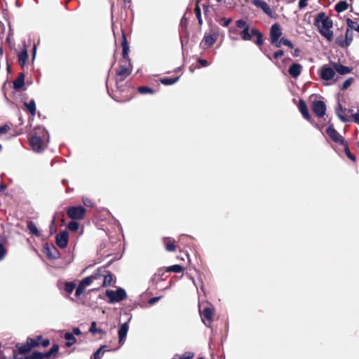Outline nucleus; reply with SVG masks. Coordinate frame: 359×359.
Returning a JSON list of instances; mask_svg holds the SVG:
<instances>
[{"instance_id": "19", "label": "nucleus", "mask_w": 359, "mask_h": 359, "mask_svg": "<svg viewBox=\"0 0 359 359\" xmlns=\"http://www.w3.org/2000/svg\"><path fill=\"white\" fill-rule=\"evenodd\" d=\"M121 46L122 47V57H126L129 56L130 47L127 40L126 34L125 31L121 29Z\"/></svg>"}, {"instance_id": "20", "label": "nucleus", "mask_w": 359, "mask_h": 359, "mask_svg": "<svg viewBox=\"0 0 359 359\" xmlns=\"http://www.w3.org/2000/svg\"><path fill=\"white\" fill-rule=\"evenodd\" d=\"M121 46L122 47V57H126L129 56L130 47L127 40L126 34L125 31L121 29Z\"/></svg>"}, {"instance_id": "10", "label": "nucleus", "mask_w": 359, "mask_h": 359, "mask_svg": "<svg viewBox=\"0 0 359 359\" xmlns=\"http://www.w3.org/2000/svg\"><path fill=\"white\" fill-rule=\"evenodd\" d=\"M311 108L313 114L319 117L322 118L325 114L326 111V105L323 101L321 100H314L312 101L311 104Z\"/></svg>"}, {"instance_id": "25", "label": "nucleus", "mask_w": 359, "mask_h": 359, "mask_svg": "<svg viewBox=\"0 0 359 359\" xmlns=\"http://www.w3.org/2000/svg\"><path fill=\"white\" fill-rule=\"evenodd\" d=\"M59 352V346L57 344H53V346L51 347V348L43 353H42V359L46 358V359H55L56 355H57Z\"/></svg>"}, {"instance_id": "53", "label": "nucleus", "mask_w": 359, "mask_h": 359, "mask_svg": "<svg viewBox=\"0 0 359 359\" xmlns=\"http://www.w3.org/2000/svg\"><path fill=\"white\" fill-rule=\"evenodd\" d=\"M284 55V51L283 50H278V51L275 52L273 55V57L274 59H278L280 57H282Z\"/></svg>"}, {"instance_id": "23", "label": "nucleus", "mask_w": 359, "mask_h": 359, "mask_svg": "<svg viewBox=\"0 0 359 359\" xmlns=\"http://www.w3.org/2000/svg\"><path fill=\"white\" fill-rule=\"evenodd\" d=\"M39 346V344L34 338L27 337L26 343L24 344V354L29 353L32 348Z\"/></svg>"}, {"instance_id": "43", "label": "nucleus", "mask_w": 359, "mask_h": 359, "mask_svg": "<svg viewBox=\"0 0 359 359\" xmlns=\"http://www.w3.org/2000/svg\"><path fill=\"white\" fill-rule=\"evenodd\" d=\"M103 272L102 268L97 269L90 276H93V281L103 278Z\"/></svg>"}, {"instance_id": "2", "label": "nucleus", "mask_w": 359, "mask_h": 359, "mask_svg": "<svg viewBox=\"0 0 359 359\" xmlns=\"http://www.w3.org/2000/svg\"><path fill=\"white\" fill-rule=\"evenodd\" d=\"M313 24L318 27L320 34L327 41H331L333 39V32L331 30L333 22L324 12H320L316 15Z\"/></svg>"}, {"instance_id": "16", "label": "nucleus", "mask_w": 359, "mask_h": 359, "mask_svg": "<svg viewBox=\"0 0 359 359\" xmlns=\"http://www.w3.org/2000/svg\"><path fill=\"white\" fill-rule=\"evenodd\" d=\"M218 38V34L217 33L212 34H205L202 42L201 45L204 48H208L213 46Z\"/></svg>"}, {"instance_id": "33", "label": "nucleus", "mask_w": 359, "mask_h": 359, "mask_svg": "<svg viewBox=\"0 0 359 359\" xmlns=\"http://www.w3.org/2000/svg\"><path fill=\"white\" fill-rule=\"evenodd\" d=\"M348 8V4L346 1H339L334 6L337 12L341 13Z\"/></svg>"}, {"instance_id": "3", "label": "nucleus", "mask_w": 359, "mask_h": 359, "mask_svg": "<svg viewBox=\"0 0 359 359\" xmlns=\"http://www.w3.org/2000/svg\"><path fill=\"white\" fill-rule=\"evenodd\" d=\"M236 25L238 28H243L240 32L241 39L244 41L252 40V36H256L255 43L258 46H262L264 43L263 34L255 28H250V25L247 24L246 21L241 19L236 22Z\"/></svg>"}, {"instance_id": "26", "label": "nucleus", "mask_w": 359, "mask_h": 359, "mask_svg": "<svg viewBox=\"0 0 359 359\" xmlns=\"http://www.w3.org/2000/svg\"><path fill=\"white\" fill-rule=\"evenodd\" d=\"M129 329V325L128 323H125L121 325L118 330V341L120 344H123Z\"/></svg>"}, {"instance_id": "6", "label": "nucleus", "mask_w": 359, "mask_h": 359, "mask_svg": "<svg viewBox=\"0 0 359 359\" xmlns=\"http://www.w3.org/2000/svg\"><path fill=\"white\" fill-rule=\"evenodd\" d=\"M11 97L18 106L22 103V72L18 74L13 83Z\"/></svg>"}, {"instance_id": "13", "label": "nucleus", "mask_w": 359, "mask_h": 359, "mask_svg": "<svg viewBox=\"0 0 359 359\" xmlns=\"http://www.w3.org/2000/svg\"><path fill=\"white\" fill-rule=\"evenodd\" d=\"M282 35L281 27L278 23L273 24L270 29L271 43L275 45L280 41L279 38Z\"/></svg>"}, {"instance_id": "36", "label": "nucleus", "mask_w": 359, "mask_h": 359, "mask_svg": "<svg viewBox=\"0 0 359 359\" xmlns=\"http://www.w3.org/2000/svg\"><path fill=\"white\" fill-rule=\"evenodd\" d=\"M96 325H97V323H96V322H95V321H93V322H92V323H91V324H90V328H89V332H90V333H92V334H94V335H95V334H97V333H98V334H104L106 333V332H105L104 330H102V329L97 328Z\"/></svg>"}, {"instance_id": "5", "label": "nucleus", "mask_w": 359, "mask_h": 359, "mask_svg": "<svg viewBox=\"0 0 359 359\" xmlns=\"http://www.w3.org/2000/svg\"><path fill=\"white\" fill-rule=\"evenodd\" d=\"M8 34L6 38V41L9 43L10 48L13 50L18 55V63L21 67H22V48L18 43L16 44L15 39L14 38V32L11 26V22H8Z\"/></svg>"}, {"instance_id": "31", "label": "nucleus", "mask_w": 359, "mask_h": 359, "mask_svg": "<svg viewBox=\"0 0 359 359\" xmlns=\"http://www.w3.org/2000/svg\"><path fill=\"white\" fill-rule=\"evenodd\" d=\"M24 108L32 116H34L36 114V103L34 100H30L29 102H24Z\"/></svg>"}, {"instance_id": "14", "label": "nucleus", "mask_w": 359, "mask_h": 359, "mask_svg": "<svg viewBox=\"0 0 359 359\" xmlns=\"http://www.w3.org/2000/svg\"><path fill=\"white\" fill-rule=\"evenodd\" d=\"M69 242V233L67 230L61 231L55 236V243L61 249L65 248Z\"/></svg>"}, {"instance_id": "9", "label": "nucleus", "mask_w": 359, "mask_h": 359, "mask_svg": "<svg viewBox=\"0 0 359 359\" xmlns=\"http://www.w3.org/2000/svg\"><path fill=\"white\" fill-rule=\"evenodd\" d=\"M353 39V32L349 29H346L345 33V39H344L343 36L340 35L336 38L335 43L341 48H346L348 47Z\"/></svg>"}, {"instance_id": "44", "label": "nucleus", "mask_w": 359, "mask_h": 359, "mask_svg": "<svg viewBox=\"0 0 359 359\" xmlns=\"http://www.w3.org/2000/svg\"><path fill=\"white\" fill-rule=\"evenodd\" d=\"M342 145L344 147V151H345L347 157L350 160H351L353 162H355L356 161L355 156L353 154H351V152L350 151L347 142H345V144H342Z\"/></svg>"}, {"instance_id": "41", "label": "nucleus", "mask_w": 359, "mask_h": 359, "mask_svg": "<svg viewBox=\"0 0 359 359\" xmlns=\"http://www.w3.org/2000/svg\"><path fill=\"white\" fill-rule=\"evenodd\" d=\"M137 91L138 93H140V94H147V93H149V94H154V90L151 88H149L148 86H139L137 88Z\"/></svg>"}, {"instance_id": "38", "label": "nucleus", "mask_w": 359, "mask_h": 359, "mask_svg": "<svg viewBox=\"0 0 359 359\" xmlns=\"http://www.w3.org/2000/svg\"><path fill=\"white\" fill-rule=\"evenodd\" d=\"M281 45L287 46L290 48H294L293 43L289 39L285 38H281L280 41L276 44L275 46L279 48L281 46Z\"/></svg>"}, {"instance_id": "50", "label": "nucleus", "mask_w": 359, "mask_h": 359, "mask_svg": "<svg viewBox=\"0 0 359 359\" xmlns=\"http://www.w3.org/2000/svg\"><path fill=\"white\" fill-rule=\"evenodd\" d=\"M11 129L8 124H4L0 126V136L6 134Z\"/></svg>"}, {"instance_id": "24", "label": "nucleus", "mask_w": 359, "mask_h": 359, "mask_svg": "<svg viewBox=\"0 0 359 359\" xmlns=\"http://www.w3.org/2000/svg\"><path fill=\"white\" fill-rule=\"evenodd\" d=\"M302 66L299 63H293L288 69L289 74L293 78H297L302 73Z\"/></svg>"}, {"instance_id": "17", "label": "nucleus", "mask_w": 359, "mask_h": 359, "mask_svg": "<svg viewBox=\"0 0 359 359\" xmlns=\"http://www.w3.org/2000/svg\"><path fill=\"white\" fill-rule=\"evenodd\" d=\"M202 320L204 323L207 321L209 324L212 322L214 314V308L212 306H206L202 311H200Z\"/></svg>"}, {"instance_id": "55", "label": "nucleus", "mask_w": 359, "mask_h": 359, "mask_svg": "<svg viewBox=\"0 0 359 359\" xmlns=\"http://www.w3.org/2000/svg\"><path fill=\"white\" fill-rule=\"evenodd\" d=\"M307 1L308 0H299L298 6L300 9L304 8L307 6Z\"/></svg>"}, {"instance_id": "58", "label": "nucleus", "mask_w": 359, "mask_h": 359, "mask_svg": "<svg viewBox=\"0 0 359 359\" xmlns=\"http://www.w3.org/2000/svg\"><path fill=\"white\" fill-rule=\"evenodd\" d=\"M352 116L354 122L359 124V111H358V112L353 114Z\"/></svg>"}, {"instance_id": "61", "label": "nucleus", "mask_w": 359, "mask_h": 359, "mask_svg": "<svg viewBox=\"0 0 359 359\" xmlns=\"http://www.w3.org/2000/svg\"><path fill=\"white\" fill-rule=\"evenodd\" d=\"M300 53H301L300 49H299V48H295V49H294V52L292 53V55H293L294 57H298V56L299 55Z\"/></svg>"}, {"instance_id": "28", "label": "nucleus", "mask_w": 359, "mask_h": 359, "mask_svg": "<svg viewBox=\"0 0 359 359\" xmlns=\"http://www.w3.org/2000/svg\"><path fill=\"white\" fill-rule=\"evenodd\" d=\"M107 273L103 274L102 283L100 285L101 287L110 286L114 281V276L111 272L107 271Z\"/></svg>"}, {"instance_id": "40", "label": "nucleus", "mask_w": 359, "mask_h": 359, "mask_svg": "<svg viewBox=\"0 0 359 359\" xmlns=\"http://www.w3.org/2000/svg\"><path fill=\"white\" fill-rule=\"evenodd\" d=\"M77 220H72L67 224V229L72 232H76L79 229V224Z\"/></svg>"}, {"instance_id": "21", "label": "nucleus", "mask_w": 359, "mask_h": 359, "mask_svg": "<svg viewBox=\"0 0 359 359\" xmlns=\"http://www.w3.org/2000/svg\"><path fill=\"white\" fill-rule=\"evenodd\" d=\"M331 64L335 72L341 75L349 74L353 70L351 67L344 66L339 62H332Z\"/></svg>"}, {"instance_id": "49", "label": "nucleus", "mask_w": 359, "mask_h": 359, "mask_svg": "<svg viewBox=\"0 0 359 359\" xmlns=\"http://www.w3.org/2000/svg\"><path fill=\"white\" fill-rule=\"evenodd\" d=\"M231 22V18H221L218 20V22L219 23V25H221L223 27H227L230 24Z\"/></svg>"}, {"instance_id": "4", "label": "nucleus", "mask_w": 359, "mask_h": 359, "mask_svg": "<svg viewBox=\"0 0 359 359\" xmlns=\"http://www.w3.org/2000/svg\"><path fill=\"white\" fill-rule=\"evenodd\" d=\"M132 71L133 65L130 57H122L119 61L118 66L116 69V74L117 76L116 79V84L117 88L121 89V91H123V89H121L122 86H119V83L126 80V79L131 74Z\"/></svg>"}, {"instance_id": "30", "label": "nucleus", "mask_w": 359, "mask_h": 359, "mask_svg": "<svg viewBox=\"0 0 359 359\" xmlns=\"http://www.w3.org/2000/svg\"><path fill=\"white\" fill-rule=\"evenodd\" d=\"M175 240L171 238H165L163 239V243H164L165 250L168 252L176 251V245H175Z\"/></svg>"}, {"instance_id": "27", "label": "nucleus", "mask_w": 359, "mask_h": 359, "mask_svg": "<svg viewBox=\"0 0 359 359\" xmlns=\"http://www.w3.org/2000/svg\"><path fill=\"white\" fill-rule=\"evenodd\" d=\"M346 109H343L342 105L339 102L338 107L336 109V114L339 118L344 123L350 122L351 121V118L348 116L343 114L344 112L346 111Z\"/></svg>"}, {"instance_id": "1", "label": "nucleus", "mask_w": 359, "mask_h": 359, "mask_svg": "<svg viewBox=\"0 0 359 359\" xmlns=\"http://www.w3.org/2000/svg\"><path fill=\"white\" fill-rule=\"evenodd\" d=\"M48 139V133L42 126L34 127L28 135L29 145L36 152H41L45 149Z\"/></svg>"}, {"instance_id": "18", "label": "nucleus", "mask_w": 359, "mask_h": 359, "mask_svg": "<svg viewBox=\"0 0 359 359\" xmlns=\"http://www.w3.org/2000/svg\"><path fill=\"white\" fill-rule=\"evenodd\" d=\"M252 3L256 7L261 8L269 16H272L273 11L266 1L263 0H252Z\"/></svg>"}, {"instance_id": "46", "label": "nucleus", "mask_w": 359, "mask_h": 359, "mask_svg": "<svg viewBox=\"0 0 359 359\" xmlns=\"http://www.w3.org/2000/svg\"><path fill=\"white\" fill-rule=\"evenodd\" d=\"M93 282V276H89L84 278L80 282V283L86 287V286L90 285Z\"/></svg>"}, {"instance_id": "8", "label": "nucleus", "mask_w": 359, "mask_h": 359, "mask_svg": "<svg viewBox=\"0 0 359 359\" xmlns=\"http://www.w3.org/2000/svg\"><path fill=\"white\" fill-rule=\"evenodd\" d=\"M106 296L109 299V303L119 302L127 297L126 292L123 288H118L116 290H107Z\"/></svg>"}, {"instance_id": "35", "label": "nucleus", "mask_w": 359, "mask_h": 359, "mask_svg": "<svg viewBox=\"0 0 359 359\" xmlns=\"http://www.w3.org/2000/svg\"><path fill=\"white\" fill-rule=\"evenodd\" d=\"M165 271L166 272L182 273L184 271V268L180 264H175L167 267Z\"/></svg>"}, {"instance_id": "60", "label": "nucleus", "mask_w": 359, "mask_h": 359, "mask_svg": "<svg viewBox=\"0 0 359 359\" xmlns=\"http://www.w3.org/2000/svg\"><path fill=\"white\" fill-rule=\"evenodd\" d=\"M198 62L203 67H206L208 65V62L206 60L200 59Z\"/></svg>"}, {"instance_id": "39", "label": "nucleus", "mask_w": 359, "mask_h": 359, "mask_svg": "<svg viewBox=\"0 0 359 359\" xmlns=\"http://www.w3.org/2000/svg\"><path fill=\"white\" fill-rule=\"evenodd\" d=\"M346 23L348 26L347 29H349L351 31L355 30L359 32V25L356 22L353 21L350 18H347Z\"/></svg>"}, {"instance_id": "63", "label": "nucleus", "mask_w": 359, "mask_h": 359, "mask_svg": "<svg viewBox=\"0 0 359 359\" xmlns=\"http://www.w3.org/2000/svg\"><path fill=\"white\" fill-rule=\"evenodd\" d=\"M27 58H28L27 50L25 48V46L24 45V64L25 63Z\"/></svg>"}, {"instance_id": "34", "label": "nucleus", "mask_w": 359, "mask_h": 359, "mask_svg": "<svg viewBox=\"0 0 359 359\" xmlns=\"http://www.w3.org/2000/svg\"><path fill=\"white\" fill-rule=\"evenodd\" d=\"M180 79V76H176V77H173V78H170V77H165V78H163V79H161L160 81L162 84L165 85V86H170V85H172L174 83H175L176 82H177Z\"/></svg>"}, {"instance_id": "12", "label": "nucleus", "mask_w": 359, "mask_h": 359, "mask_svg": "<svg viewBox=\"0 0 359 359\" xmlns=\"http://www.w3.org/2000/svg\"><path fill=\"white\" fill-rule=\"evenodd\" d=\"M326 133L330 137V139L337 143L340 144H345L346 142L344 138L337 132L334 128L333 125H330L326 129Z\"/></svg>"}, {"instance_id": "32", "label": "nucleus", "mask_w": 359, "mask_h": 359, "mask_svg": "<svg viewBox=\"0 0 359 359\" xmlns=\"http://www.w3.org/2000/svg\"><path fill=\"white\" fill-rule=\"evenodd\" d=\"M64 338L67 340L65 343V346L67 347H71L76 342V339L71 332H65L64 334Z\"/></svg>"}, {"instance_id": "47", "label": "nucleus", "mask_w": 359, "mask_h": 359, "mask_svg": "<svg viewBox=\"0 0 359 359\" xmlns=\"http://www.w3.org/2000/svg\"><path fill=\"white\" fill-rule=\"evenodd\" d=\"M354 81L353 78L351 77L346 79L342 84L341 90H344L347 89Z\"/></svg>"}, {"instance_id": "42", "label": "nucleus", "mask_w": 359, "mask_h": 359, "mask_svg": "<svg viewBox=\"0 0 359 359\" xmlns=\"http://www.w3.org/2000/svg\"><path fill=\"white\" fill-rule=\"evenodd\" d=\"M199 3H200V0H197L196 3V6L194 8V13H195V15H196L198 20V23L200 25H201L202 24V18H201V8L199 7Z\"/></svg>"}, {"instance_id": "48", "label": "nucleus", "mask_w": 359, "mask_h": 359, "mask_svg": "<svg viewBox=\"0 0 359 359\" xmlns=\"http://www.w3.org/2000/svg\"><path fill=\"white\" fill-rule=\"evenodd\" d=\"M107 346L105 345L101 346L94 353L93 357L94 359H101V354L103 353L102 350L103 348H106Z\"/></svg>"}, {"instance_id": "37", "label": "nucleus", "mask_w": 359, "mask_h": 359, "mask_svg": "<svg viewBox=\"0 0 359 359\" xmlns=\"http://www.w3.org/2000/svg\"><path fill=\"white\" fill-rule=\"evenodd\" d=\"M24 359H42V353L34 351L29 354H24Z\"/></svg>"}, {"instance_id": "59", "label": "nucleus", "mask_w": 359, "mask_h": 359, "mask_svg": "<svg viewBox=\"0 0 359 359\" xmlns=\"http://www.w3.org/2000/svg\"><path fill=\"white\" fill-rule=\"evenodd\" d=\"M72 334L73 335H80L81 334V332L79 327H75L73 329Z\"/></svg>"}, {"instance_id": "52", "label": "nucleus", "mask_w": 359, "mask_h": 359, "mask_svg": "<svg viewBox=\"0 0 359 359\" xmlns=\"http://www.w3.org/2000/svg\"><path fill=\"white\" fill-rule=\"evenodd\" d=\"M7 250L5 248L4 245L1 243H0V261L2 260L6 255Z\"/></svg>"}, {"instance_id": "56", "label": "nucleus", "mask_w": 359, "mask_h": 359, "mask_svg": "<svg viewBox=\"0 0 359 359\" xmlns=\"http://www.w3.org/2000/svg\"><path fill=\"white\" fill-rule=\"evenodd\" d=\"M50 340L48 339H43V340L41 341V346L44 347V348H46L48 347L49 345H50Z\"/></svg>"}, {"instance_id": "45", "label": "nucleus", "mask_w": 359, "mask_h": 359, "mask_svg": "<svg viewBox=\"0 0 359 359\" xmlns=\"http://www.w3.org/2000/svg\"><path fill=\"white\" fill-rule=\"evenodd\" d=\"M76 288V284L74 282H66L65 283V290L70 294Z\"/></svg>"}, {"instance_id": "11", "label": "nucleus", "mask_w": 359, "mask_h": 359, "mask_svg": "<svg viewBox=\"0 0 359 359\" xmlns=\"http://www.w3.org/2000/svg\"><path fill=\"white\" fill-rule=\"evenodd\" d=\"M43 252L47 258L50 260L57 259L60 257V253L58 250L54 245L50 246L48 243L43 244Z\"/></svg>"}, {"instance_id": "22", "label": "nucleus", "mask_w": 359, "mask_h": 359, "mask_svg": "<svg viewBox=\"0 0 359 359\" xmlns=\"http://www.w3.org/2000/svg\"><path fill=\"white\" fill-rule=\"evenodd\" d=\"M298 109L301 112L302 116L307 121H311V116L309 112L307 105L304 100L300 99L298 104Z\"/></svg>"}, {"instance_id": "64", "label": "nucleus", "mask_w": 359, "mask_h": 359, "mask_svg": "<svg viewBox=\"0 0 359 359\" xmlns=\"http://www.w3.org/2000/svg\"><path fill=\"white\" fill-rule=\"evenodd\" d=\"M164 271H165L164 269H159L158 271V273H156V275L163 276V273H164Z\"/></svg>"}, {"instance_id": "57", "label": "nucleus", "mask_w": 359, "mask_h": 359, "mask_svg": "<svg viewBox=\"0 0 359 359\" xmlns=\"http://www.w3.org/2000/svg\"><path fill=\"white\" fill-rule=\"evenodd\" d=\"M160 298H161V297H152V298H151V299L149 300L148 303H149V304H155L156 302H157L160 299Z\"/></svg>"}, {"instance_id": "29", "label": "nucleus", "mask_w": 359, "mask_h": 359, "mask_svg": "<svg viewBox=\"0 0 359 359\" xmlns=\"http://www.w3.org/2000/svg\"><path fill=\"white\" fill-rule=\"evenodd\" d=\"M27 228L28 231H29V233L36 236L39 237L41 236V233L40 231L38 229L36 225L34 222L32 221H27Z\"/></svg>"}, {"instance_id": "7", "label": "nucleus", "mask_w": 359, "mask_h": 359, "mask_svg": "<svg viewBox=\"0 0 359 359\" xmlns=\"http://www.w3.org/2000/svg\"><path fill=\"white\" fill-rule=\"evenodd\" d=\"M86 209L82 205L71 206L66 208V213L72 220H82L86 215Z\"/></svg>"}, {"instance_id": "62", "label": "nucleus", "mask_w": 359, "mask_h": 359, "mask_svg": "<svg viewBox=\"0 0 359 359\" xmlns=\"http://www.w3.org/2000/svg\"><path fill=\"white\" fill-rule=\"evenodd\" d=\"M35 340L39 344V346L41 345V341L43 340V337L41 335L36 336V338H34Z\"/></svg>"}, {"instance_id": "51", "label": "nucleus", "mask_w": 359, "mask_h": 359, "mask_svg": "<svg viewBox=\"0 0 359 359\" xmlns=\"http://www.w3.org/2000/svg\"><path fill=\"white\" fill-rule=\"evenodd\" d=\"M84 290L85 287L79 283V285L76 288L75 296L79 297L84 292Z\"/></svg>"}, {"instance_id": "54", "label": "nucleus", "mask_w": 359, "mask_h": 359, "mask_svg": "<svg viewBox=\"0 0 359 359\" xmlns=\"http://www.w3.org/2000/svg\"><path fill=\"white\" fill-rule=\"evenodd\" d=\"M194 357V353L191 352H186L182 355L181 359H191Z\"/></svg>"}, {"instance_id": "15", "label": "nucleus", "mask_w": 359, "mask_h": 359, "mask_svg": "<svg viewBox=\"0 0 359 359\" xmlns=\"http://www.w3.org/2000/svg\"><path fill=\"white\" fill-rule=\"evenodd\" d=\"M335 76V70L328 65H324L320 70V76L324 81H330Z\"/></svg>"}]
</instances>
